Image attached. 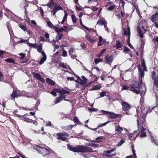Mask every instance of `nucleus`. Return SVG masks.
<instances>
[{
    "label": "nucleus",
    "mask_w": 158,
    "mask_h": 158,
    "mask_svg": "<svg viewBox=\"0 0 158 158\" xmlns=\"http://www.w3.org/2000/svg\"><path fill=\"white\" fill-rule=\"evenodd\" d=\"M32 74L34 77L40 81L42 83H44L45 82V80L41 77V75L38 73L32 72Z\"/></svg>",
    "instance_id": "obj_4"
},
{
    "label": "nucleus",
    "mask_w": 158,
    "mask_h": 158,
    "mask_svg": "<svg viewBox=\"0 0 158 158\" xmlns=\"http://www.w3.org/2000/svg\"><path fill=\"white\" fill-rule=\"evenodd\" d=\"M11 96L14 99H15V98H17L19 96H22V95L21 94L17 93L16 90H14L11 94Z\"/></svg>",
    "instance_id": "obj_15"
},
{
    "label": "nucleus",
    "mask_w": 158,
    "mask_h": 158,
    "mask_svg": "<svg viewBox=\"0 0 158 158\" xmlns=\"http://www.w3.org/2000/svg\"><path fill=\"white\" fill-rule=\"evenodd\" d=\"M64 16L63 19L65 20L67 18V17L68 15L67 13V11L66 10H64Z\"/></svg>",
    "instance_id": "obj_56"
},
{
    "label": "nucleus",
    "mask_w": 158,
    "mask_h": 158,
    "mask_svg": "<svg viewBox=\"0 0 158 158\" xmlns=\"http://www.w3.org/2000/svg\"><path fill=\"white\" fill-rule=\"evenodd\" d=\"M153 40L155 42H157L158 45V37L154 38L153 39Z\"/></svg>",
    "instance_id": "obj_64"
},
{
    "label": "nucleus",
    "mask_w": 158,
    "mask_h": 158,
    "mask_svg": "<svg viewBox=\"0 0 158 158\" xmlns=\"http://www.w3.org/2000/svg\"><path fill=\"white\" fill-rule=\"evenodd\" d=\"M135 116H137V117L138 118V116L139 115H135ZM137 127H138V129L137 131H134V133H136L137 131H138V130L139 128V118H138L137 119Z\"/></svg>",
    "instance_id": "obj_38"
},
{
    "label": "nucleus",
    "mask_w": 158,
    "mask_h": 158,
    "mask_svg": "<svg viewBox=\"0 0 158 158\" xmlns=\"http://www.w3.org/2000/svg\"><path fill=\"white\" fill-rule=\"evenodd\" d=\"M123 34L128 36L127 39H130V28L129 27H128L127 29L124 28Z\"/></svg>",
    "instance_id": "obj_10"
},
{
    "label": "nucleus",
    "mask_w": 158,
    "mask_h": 158,
    "mask_svg": "<svg viewBox=\"0 0 158 158\" xmlns=\"http://www.w3.org/2000/svg\"><path fill=\"white\" fill-rule=\"evenodd\" d=\"M21 57H20V59H24L25 57V54L23 53H21L19 54Z\"/></svg>",
    "instance_id": "obj_58"
},
{
    "label": "nucleus",
    "mask_w": 158,
    "mask_h": 158,
    "mask_svg": "<svg viewBox=\"0 0 158 158\" xmlns=\"http://www.w3.org/2000/svg\"><path fill=\"white\" fill-rule=\"evenodd\" d=\"M74 50H69V54L71 55V57L73 59H74V57H73V56H75L74 55H73V54L74 53Z\"/></svg>",
    "instance_id": "obj_43"
},
{
    "label": "nucleus",
    "mask_w": 158,
    "mask_h": 158,
    "mask_svg": "<svg viewBox=\"0 0 158 158\" xmlns=\"http://www.w3.org/2000/svg\"><path fill=\"white\" fill-rule=\"evenodd\" d=\"M127 43L128 44V45L130 47V48L131 49H133V47L131 45V44H130V39H129V40H128V39H127Z\"/></svg>",
    "instance_id": "obj_52"
},
{
    "label": "nucleus",
    "mask_w": 158,
    "mask_h": 158,
    "mask_svg": "<svg viewBox=\"0 0 158 158\" xmlns=\"http://www.w3.org/2000/svg\"><path fill=\"white\" fill-rule=\"evenodd\" d=\"M103 61V60L100 58H96L94 59V62L95 64H97L100 62H101Z\"/></svg>",
    "instance_id": "obj_36"
},
{
    "label": "nucleus",
    "mask_w": 158,
    "mask_h": 158,
    "mask_svg": "<svg viewBox=\"0 0 158 158\" xmlns=\"http://www.w3.org/2000/svg\"><path fill=\"white\" fill-rule=\"evenodd\" d=\"M116 150V148H114L111 149V150H110L104 151L103 152L105 154H109L112 152L114 151H115Z\"/></svg>",
    "instance_id": "obj_24"
},
{
    "label": "nucleus",
    "mask_w": 158,
    "mask_h": 158,
    "mask_svg": "<svg viewBox=\"0 0 158 158\" xmlns=\"http://www.w3.org/2000/svg\"><path fill=\"white\" fill-rule=\"evenodd\" d=\"M54 2L53 0H51L50 3H48L47 4V6L49 8L52 9V6L54 5Z\"/></svg>",
    "instance_id": "obj_32"
},
{
    "label": "nucleus",
    "mask_w": 158,
    "mask_h": 158,
    "mask_svg": "<svg viewBox=\"0 0 158 158\" xmlns=\"http://www.w3.org/2000/svg\"><path fill=\"white\" fill-rule=\"evenodd\" d=\"M65 134L64 133L61 132L57 133L56 134L57 136L58 139L62 141H65L67 139V138L65 136Z\"/></svg>",
    "instance_id": "obj_6"
},
{
    "label": "nucleus",
    "mask_w": 158,
    "mask_h": 158,
    "mask_svg": "<svg viewBox=\"0 0 158 158\" xmlns=\"http://www.w3.org/2000/svg\"><path fill=\"white\" fill-rule=\"evenodd\" d=\"M27 44L29 46L33 47L34 48H36L37 47V45L35 44H31L28 42H27Z\"/></svg>",
    "instance_id": "obj_34"
},
{
    "label": "nucleus",
    "mask_w": 158,
    "mask_h": 158,
    "mask_svg": "<svg viewBox=\"0 0 158 158\" xmlns=\"http://www.w3.org/2000/svg\"><path fill=\"white\" fill-rule=\"evenodd\" d=\"M115 8V6H111L107 8V10L109 11H110L113 10Z\"/></svg>",
    "instance_id": "obj_57"
},
{
    "label": "nucleus",
    "mask_w": 158,
    "mask_h": 158,
    "mask_svg": "<svg viewBox=\"0 0 158 158\" xmlns=\"http://www.w3.org/2000/svg\"><path fill=\"white\" fill-rule=\"evenodd\" d=\"M125 142V141L124 139H122L120 142H118V144L116 145V146L118 147H119L121 146L123 143Z\"/></svg>",
    "instance_id": "obj_40"
},
{
    "label": "nucleus",
    "mask_w": 158,
    "mask_h": 158,
    "mask_svg": "<svg viewBox=\"0 0 158 158\" xmlns=\"http://www.w3.org/2000/svg\"><path fill=\"white\" fill-rule=\"evenodd\" d=\"M90 9H91L93 11H96L98 10V8L97 7H95V6H93L91 7L90 8Z\"/></svg>",
    "instance_id": "obj_62"
},
{
    "label": "nucleus",
    "mask_w": 158,
    "mask_h": 158,
    "mask_svg": "<svg viewBox=\"0 0 158 158\" xmlns=\"http://www.w3.org/2000/svg\"><path fill=\"white\" fill-rule=\"evenodd\" d=\"M99 42L98 44V45L99 46H100L103 44L105 40H103L102 36H99Z\"/></svg>",
    "instance_id": "obj_18"
},
{
    "label": "nucleus",
    "mask_w": 158,
    "mask_h": 158,
    "mask_svg": "<svg viewBox=\"0 0 158 158\" xmlns=\"http://www.w3.org/2000/svg\"><path fill=\"white\" fill-rule=\"evenodd\" d=\"M101 88V86L100 85H94L93 86V88L92 89V90H98Z\"/></svg>",
    "instance_id": "obj_41"
},
{
    "label": "nucleus",
    "mask_w": 158,
    "mask_h": 158,
    "mask_svg": "<svg viewBox=\"0 0 158 158\" xmlns=\"http://www.w3.org/2000/svg\"><path fill=\"white\" fill-rule=\"evenodd\" d=\"M119 115L115 114L114 113L110 112L108 117L111 119L115 118L119 116Z\"/></svg>",
    "instance_id": "obj_14"
},
{
    "label": "nucleus",
    "mask_w": 158,
    "mask_h": 158,
    "mask_svg": "<svg viewBox=\"0 0 158 158\" xmlns=\"http://www.w3.org/2000/svg\"><path fill=\"white\" fill-rule=\"evenodd\" d=\"M67 146L70 150L75 152H94L91 148L85 146L78 145L73 147L68 144Z\"/></svg>",
    "instance_id": "obj_1"
},
{
    "label": "nucleus",
    "mask_w": 158,
    "mask_h": 158,
    "mask_svg": "<svg viewBox=\"0 0 158 158\" xmlns=\"http://www.w3.org/2000/svg\"><path fill=\"white\" fill-rule=\"evenodd\" d=\"M37 51L41 53L43 56L39 62V64L41 65L43 64L44 62L46 60L47 56L44 52L42 50H37Z\"/></svg>",
    "instance_id": "obj_3"
},
{
    "label": "nucleus",
    "mask_w": 158,
    "mask_h": 158,
    "mask_svg": "<svg viewBox=\"0 0 158 158\" xmlns=\"http://www.w3.org/2000/svg\"><path fill=\"white\" fill-rule=\"evenodd\" d=\"M146 133L144 132H141V133L140 135V138H144L146 137Z\"/></svg>",
    "instance_id": "obj_55"
},
{
    "label": "nucleus",
    "mask_w": 158,
    "mask_h": 158,
    "mask_svg": "<svg viewBox=\"0 0 158 158\" xmlns=\"http://www.w3.org/2000/svg\"><path fill=\"white\" fill-rule=\"evenodd\" d=\"M151 19L152 21L153 22L158 20V13H156L154 15H153Z\"/></svg>",
    "instance_id": "obj_17"
},
{
    "label": "nucleus",
    "mask_w": 158,
    "mask_h": 158,
    "mask_svg": "<svg viewBox=\"0 0 158 158\" xmlns=\"http://www.w3.org/2000/svg\"><path fill=\"white\" fill-rule=\"evenodd\" d=\"M5 61L7 62L15 63V60L12 58H8L5 60Z\"/></svg>",
    "instance_id": "obj_28"
},
{
    "label": "nucleus",
    "mask_w": 158,
    "mask_h": 158,
    "mask_svg": "<svg viewBox=\"0 0 158 158\" xmlns=\"http://www.w3.org/2000/svg\"><path fill=\"white\" fill-rule=\"evenodd\" d=\"M88 145L92 147L96 148L98 146V144L94 143H89L87 144Z\"/></svg>",
    "instance_id": "obj_37"
},
{
    "label": "nucleus",
    "mask_w": 158,
    "mask_h": 158,
    "mask_svg": "<svg viewBox=\"0 0 158 158\" xmlns=\"http://www.w3.org/2000/svg\"><path fill=\"white\" fill-rule=\"evenodd\" d=\"M127 43L128 44V45L130 47V48L131 49H133V47L131 45V44H130V39H129V40H128V39H127Z\"/></svg>",
    "instance_id": "obj_51"
},
{
    "label": "nucleus",
    "mask_w": 158,
    "mask_h": 158,
    "mask_svg": "<svg viewBox=\"0 0 158 158\" xmlns=\"http://www.w3.org/2000/svg\"><path fill=\"white\" fill-rule=\"evenodd\" d=\"M54 152L51 150H49L46 148L42 147V149H41L40 153H41L44 157H45L49 155L51 153Z\"/></svg>",
    "instance_id": "obj_2"
},
{
    "label": "nucleus",
    "mask_w": 158,
    "mask_h": 158,
    "mask_svg": "<svg viewBox=\"0 0 158 158\" xmlns=\"http://www.w3.org/2000/svg\"><path fill=\"white\" fill-rule=\"evenodd\" d=\"M54 8L57 10V11L60 10H63L62 7L60 6H55Z\"/></svg>",
    "instance_id": "obj_60"
},
{
    "label": "nucleus",
    "mask_w": 158,
    "mask_h": 158,
    "mask_svg": "<svg viewBox=\"0 0 158 158\" xmlns=\"http://www.w3.org/2000/svg\"><path fill=\"white\" fill-rule=\"evenodd\" d=\"M101 111L102 112V113L103 114H108L110 113V112L106 111L103 110H102Z\"/></svg>",
    "instance_id": "obj_53"
},
{
    "label": "nucleus",
    "mask_w": 158,
    "mask_h": 158,
    "mask_svg": "<svg viewBox=\"0 0 158 158\" xmlns=\"http://www.w3.org/2000/svg\"><path fill=\"white\" fill-rule=\"evenodd\" d=\"M62 37L63 35L62 34L58 33L56 38V41L58 42L59 40L62 39Z\"/></svg>",
    "instance_id": "obj_19"
},
{
    "label": "nucleus",
    "mask_w": 158,
    "mask_h": 158,
    "mask_svg": "<svg viewBox=\"0 0 158 158\" xmlns=\"http://www.w3.org/2000/svg\"><path fill=\"white\" fill-rule=\"evenodd\" d=\"M81 81L79 83V84L80 85L84 86L83 88H81V89L83 90L85 89V85L86 83V81H84L83 80H81Z\"/></svg>",
    "instance_id": "obj_25"
},
{
    "label": "nucleus",
    "mask_w": 158,
    "mask_h": 158,
    "mask_svg": "<svg viewBox=\"0 0 158 158\" xmlns=\"http://www.w3.org/2000/svg\"><path fill=\"white\" fill-rule=\"evenodd\" d=\"M70 93V92L69 91H66V90L63 89L60 90L59 95L60 97H62L63 98H65V94H69Z\"/></svg>",
    "instance_id": "obj_7"
},
{
    "label": "nucleus",
    "mask_w": 158,
    "mask_h": 158,
    "mask_svg": "<svg viewBox=\"0 0 158 158\" xmlns=\"http://www.w3.org/2000/svg\"><path fill=\"white\" fill-rule=\"evenodd\" d=\"M97 24L102 25H104H104H105L104 21L101 19L97 21Z\"/></svg>",
    "instance_id": "obj_35"
},
{
    "label": "nucleus",
    "mask_w": 158,
    "mask_h": 158,
    "mask_svg": "<svg viewBox=\"0 0 158 158\" xmlns=\"http://www.w3.org/2000/svg\"><path fill=\"white\" fill-rule=\"evenodd\" d=\"M137 31L139 34V36L141 38H142L143 36V34L142 32V31L139 28V26H138L137 28Z\"/></svg>",
    "instance_id": "obj_23"
},
{
    "label": "nucleus",
    "mask_w": 158,
    "mask_h": 158,
    "mask_svg": "<svg viewBox=\"0 0 158 158\" xmlns=\"http://www.w3.org/2000/svg\"><path fill=\"white\" fill-rule=\"evenodd\" d=\"M106 50H102L100 53L97 55V57H101L103 53L105 52Z\"/></svg>",
    "instance_id": "obj_48"
},
{
    "label": "nucleus",
    "mask_w": 158,
    "mask_h": 158,
    "mask_svg": "<svg viewBox=\"0 0 158 158\" xmlns=\"http://www.w3.org/2000/svg\"><path fill=\"white\" fill-rule=\"evenodd\" d=\"M85 37H86L87 40L91 43H93L96 41V39H94L93 37L91 36L89 34H86Z\"/></svg>",
    "instance_id": "obj_8"
},
{
    "label": "nucleus",
    "mask_w": 158,
    "mask_h": 158,
    "mask_svg": "<svg viewBox=\"0 0 158 158\" xmlns=\"http://www.w3.org/2000/svg\"><path fill=\"white\" fill-rule=\"evenodd\" d=\"M71 17L73 22V23H76L77 19L76 16L74 15H72Z\"/></svg>",
    "instance_id": "obj_46"
},
{
    "label": "nucleus",
    "mask_w": 158,
    "mask_h": 158,
    "mask_svg": "<svg viewBox=\"0 0 158 158\" xmlns=\"http://www.w3.org/2000/svg\"><path fill=\"white\" fill-rule=\"evenodd\" d=\"M106 92L104 91H103L100 94V97H102L104 96L105 95V94H106Z\"/></svg>",
    "instance_id": "obj_61"
},
{
    "label": "nucleus",
    "mask_w": 158,
    "mask_h": 158,
    "mask_svg": "<svg viewBox=\"0 0 158 158\" xmlns=\"http://www.w3.org/2000/svg\"><path fill=\"white\" fill-rule=\"evenodd\" d=\"M113 56L111 55L109 56H107L106 57V62L109 64H111L113 61Z\"/></svg>",
    "instance_id": "obj_11"
},
{
    "label": "nucleus",
    "mask_w": 158,
    "mask_h": 158,
    "mask_svg": "<svg viewBox=\"0 0 158 158\" xmlns=\"http://www.w3.org/2000/svg\"><path fill=\"white\" fill-rule=\"evenodd\" d=\"M73 121L76 123H79L80 122V121L78 118L76 116H75L73 118Z\"/></svg>",
    "instance_id": "obj_49"
},
{
    "label": "nucleus",
    "mask_w": 158,
    "mask_h": 158,
    "mask_svg": "<svg viewBox=\"0 0 158 158\" xmlns=\"http://www.w3.org/2000/svg\"><path fill=\"white\" fill-rule=\"evenodd\" d=\"M110 123L109 121H107V122H106V123H103V124H102L99 125L98 126V127H97L98 128L99 127H102L103 126H105L106 125V124H107V123Z\"/></svg>",
    "instance_id": "obj_47"
},
{
    "label": "nucleus",
    "mask_w": 158,
    "mask_h": 158,
    "mask_svg": "<svg viewBox=\"0 0 158 158\" xmlns=\"http://www.w3.org/2000/svg\"><path fill=\"white\" fill-rule=\"evenodd\" d=\"M140 85L137 81H132V84L131 85V87L132 88H137L139 89Z\"/></svg>",
    "instance_id": "obj_9"
},
{
    "label": "nucleus",
    "mask_w": 158,
    "mask_h": 158,
    "mask_svg": "<svg viewBox=\"0 0 158 158\" xmlns=\"http://www.w3.org/2000/svg\"><path fill=\"white\" fill-rule=\"evenodd\" d=\"M104 139L103 136H99L96 138V140L97 142H101L102 141V140Z\"/></svg>",
    "instance_id": "obj_26"
},
{
    "label": "nucleus",
    "mask_w": 158,
    "mask_h": 158,
    "mask_svg": "<svg viewBox=\"0 0 158 158\" xmlns=\"http://www.w3.org/2000/svg\"><path fill=\"white\" fill-rule=\"evenodd\" d=\"M46 81L48 85H55V82L49 78L46 79Z\"/></svg>",
    "instance_id": "obj_16"
},
{
    "label": "nucleus",
    "mask_w": 158,
    "mask_h": 158,
    "mask_svg": "<svg viewBox=\"0 0 158 158\" xmlns=\"http://www.w3.org/2000/svg\"><path fill=\"white\" fill-rule=\"evenodd\" d=\"M154 81V82H158V76H156L155 77L152 79Z\"/></svg>",
    "instance_id": "obj_63"
},
{
    "label": "nucleus",
    "mask_w": 158,
    "mask_h": 158,
    "mask_svg": "<svg viewBox=\"0 0 158 158\" xmlns=\"http://www.w3.org/2000/svg\"><path fill=\"white\" fill-rule=\"evenodd\" d=\"M19 26L24 31H26L27 30V28L25 25L20 24Z\"/></svg>",
    "instance_id": "obj_45"
},
{
    "label": "nucleus",
    "mask_w": 158,
    "mask_h": 158,
    "mask_svg": "<svg viewBox=\"0 0 158 158\" xmlns=\"http://www.w3.org/2000/svg\"><path fill=\"white\" fill-rule=\"evenodd\" d=\"M59 64L60 66L61 67L64 69H67L69 67V66L67 64H65L63 63H59Z\"/></svg>",
    "instance_id": "obj_27"
},
{
    "label": "nucleus",
    "mask_w": 158,
    "mask_h": 158,
    "mask_svg": "<svg viewBox=\"0 0 158 158\" xmlns=\"http://www.w3.org/2000/svg\"><path fill=\"white\" fill-rule=\"evenodd\" d=\"M45 126L46 127H50L52 128H54V125L51 123L50 121L46 122Z\"/></svg>",
    "instance_id": "obj_31"
},
{
    "label": "nucleus",
    "mask_w": 158,
    "mask_h": 158,
    "mask_svg": "<svg viewBox=\"0 0 158 158\" xmlns=\"http://www.w3.org/2000/svg\"><path fill=\"white\" fill-rule=\"evenodd\" d=\"M132 148L133 155V156H134V157H133V158H137V157L136 154V153L135 152V151L134 150V146L133 145H132Z\"/></svg>",
    "instance_id": "obj_44"
},
{
    "label": "nucleus",
    "mask_w": 158,
    "mask_h": 158,
    "mask_svg": "<svg viewBox=\"0 0 158 158\" xmlns=\"http://www.w3.org/2000/svg\"><path fill=\"white\" fill-rule=\"evenodd\" d=\"M130 50H123V52L125 53H129V55H130V56L131 57H132V54L130 53Z\"/></svg>",
    "instance_id": "obj_54"
},
{
    "label": "nucleus",
    "mask_w": 158,
    "mask_h": 158,
    "mask_svg": "<svg viewBox=\"0 0 158 158\" xmlns=\"http://www.w3.org/2000/svg\"><path fill=\"white\" fill-rule=\"evenodd\" d=\"M141 62L142 66L143 67L144 70L147 71L146 67V66L145 62L144 59H142Z\"/></svg>",
    "instance_id": "obj_22"
},
{
    "label": "nucleus",
    "mask_w": 158,
    "mask_h": 158,
    "mask_svg": "<svg viewBox=\"0 0 158 158\" xmlns=\"http://www.w3.org/2000/svg\"><path fill=\"white\" fill-rule=\"evenodd\" d=\"M121 103L123 106L122 109L123 110L128 111L131 107L130 104L125 102H122Z\"/></svg>",
    "instance_id": "obj_5"
},
{
    "label": "nucleus",
    "mask_w": 158,
    "mask_h": 158,
    "mask_svg": "<svg viewBox=\"0 0 158 158\" xmlns=\"http://www.w3.org/2000/svg\"><path fill=\"white\" fill-rule=\"evenodd\" d=\"M42 147L39 146L37 145H35L34 146V149L38 151L39 153H40V152L41 149H42Z\"/></svg>",
    "instance_id": "obj_30"
},
{
    "label": "nucleus",
    "mask_w": 158,
    "mask_h": 158,
    "mask_svg": "<svg viewBox=\"0 0 158 158\" xmlns=\"http://www.w3.org/2000/svg\"><path fill=\"white\" fill-rule=\"evenodd\" d=\"M115 131H116L118 134H120L121 131H123V128L118 126L117 127H115Z\"/></svg>",
    "instance_id": "obj_21"
},
{
    "label": "nucleus",
    "mask_w": 158,
    "mask_h": 158,
    "mask_svg": "<svg viewBox=\"0 0 158 158\" xmlns=\"http://www.w3.org/2000/svg\"><path fill=\"white\" fill-rule=\"evenodd\" d=\"M137 67L139 72V77H143L144 74V71H144L143 69L142 70V69L140 68L139 65H138Z\"/></svg>",
    "instance_id": "obj_13"
},
{
    "label": "nucleus",
    "mask_w": 158,
    "mask_h": 158,
    "mask_svg": "<svg viewBox=\"0 0 158 158\" xmlns=\"http://www.w3.org/2000/svg\"><path fill=\"white\" fill-rule=\"evenodd\" d=\"M56 40H53L52 41H51L50 42L55 47V48L56 49H57L59 48V46L56 44Z\"/></svg>",
    "instance_id": "obj_29"
},
{
    "label": "nucleus",
    "mask_w": 158,
    "mask_h": 158,
    "mask_svg": "<svg viewBox=\"0 0 158 158\" xmlns=\"http://www.w3.org/2000/svg\"><path fill=\"white\" fill-rule=\"evenodd\" d=\"M62 97H60V96L58 98H56L54 100V103L55 104H57L60 102L62 100Z\"/></svg>",
    "instance_id": "obj_20"
},
{
    "label": "nucleus",
    "mask_w": 158,
    "mask_h": 158,
    "mask_svg": "<svg viewBox=\"0 0 158 158\" xmlns=\"http://www.w3.org/2000/svg\"><path fill=\"white\" fill-rule=\"evenodd\" d=\"M75 125H70L67 126H64L61 127V129L65 131H69L72 129V128L75 127Z\"/></svg>",
    "instance_id": "obj_12"
},
{
    "label": "nucleus",
    "mask_w": 158,
    "mask_h": 158,
    "mask_svg": "<svg viewBox=\"0 0 158 158\" xmlns=\"http://www.w3.org/2000/svg\"><path fill=\"white\" fill-rule=\"evenodd\" d=\"M63 50V51L62 56L63 57L66 56L67 55V52L66 51H65V50Z\"/></svg>",
    "instance_id": "obj_59"
},
{
    "label": "nucleus",
    "mask_w": 158,
    "mask_h": 158,
    "mask_svg": "<svg viewBox=\"0 0 158 158\" xmlns=\"http://www.w3.org/2000/svg\"><path fill=\"white\" fill-rule=\"evenodd\" d=\"M122 45L119 41H117L116 42V48L118 49L121 48Z\"/></svg>",
    "instance_id": "obj_33"
},
{
    "label": "nucleus",
    "mask_w": 158,
    "mask_h": 158,
    "mask_svg": "<svg viewBox=\"0 0 158 158\" xmlns=\"http://www.w3.org/2000/svg\"><path fill=\"white\" fill-rule=\"evenodd\" d=\"M130 90L132 91L133 92L136 94H138L140 93V91L139 90H137L136 89H130Z\"/></svg>",
    "instance_id": "obj_42"
},
{
    "label": "nucleus",
    "mask_w": 158,
    "mask_h": 158,
    "mask_svg": "<svg viewBox=\"0 0 158 158\" xmlns=\"http://www.w3.org/2000/svg\"><path fill=\"white\" fill-rule=\"evenodd\" d=\"M47 23L48 26H49L50 28H52L54 26L50 21H48Z\"/></svg>",
    "instance_id": "obj_50"
},
{
    "label": "nucleus",
    "mask_w": 158,
    "mask_h": 158,
    "mask_svg": "<svg viewBox=\"0 0 158 158\" xmlns=\"http://www.w3.org/2000/svg\"><path fill=\"white\" fill-rule=\"evenodd\" d=\"M23 120L24 121L28 123H32L33 122V120L29 119L27 118H23Z\"/></svg>",
    "instance_id": "obj_39"
}]
</instances>
